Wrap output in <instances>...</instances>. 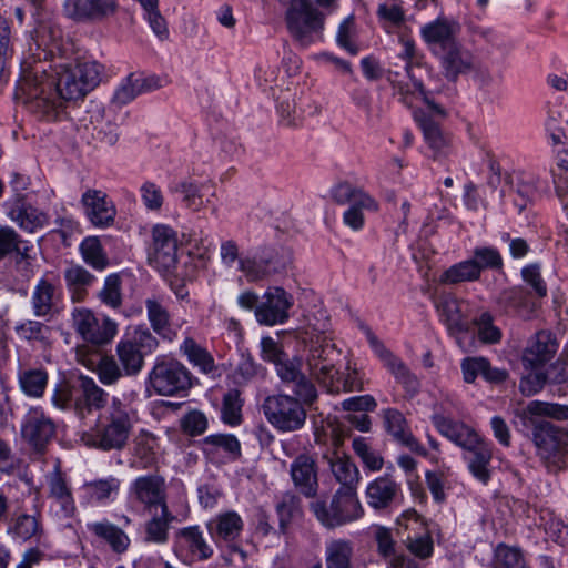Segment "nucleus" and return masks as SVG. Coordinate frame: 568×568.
Here are the masks:
<instances>
[{"label": "nucleus", "mask_w": 568, "mask_h": 568, "mask_svg": "<svg viewBox=\"0 0 568 568\" xmlns=\"http://www.w3.org/2000/svg\"><path fill=\"white\" fill-rule=\"evenodd\" d=\"M160 514H154L145 523V540L154 544H165L169 539L170 524L175 516L169 510V507L160 508Z\"/></svg>", "instance_id": "obj_45"}, {"label": "nucleus", "mask_w": 568, "mask_h": 568, "mask_svg": "<svg viewBox=\"0 0 568 568\" xmlns=\"http://www.w3.org/2000/svg\"><path fill=\"white\" fill-rule=\"evenodd\" d=\"M302 362L300 358L290 359L287 356L275 365L276 374L280 379L293 387L294 394L306 405L313 404L317 398V390L301 371Z\"/></svg>", "instance_id": "obj_13"}, {"label": "nucleus", "mask_w": 568, "mask_h": 568, "mask_svg": "<svg viewBox=\"0 0 568 568\" xmlns=\"http://www.w3.org/2000/svg\"><path fill=\"white\" fill-rule=\"evenodd\" d=\"M479 271L471 258L462 261L447 268L439 278L442 284L455 285L463 282H473L479 280Z\"/></svg>", "instance_id": "obj_51"}, {"label": "nucleus", "mask_w": 568, "mask_h": 568, "mask_svg": "<svg viewBox=\"0 0 568 568\" xmlns=\"http://www.w3.org/2000/svg\"><path fill=\"white\" fill-rule=\"evenodd\" d=\"M203 184L194 180L184 179L170 186L172 194L179 195L182 204L192 212H199L205 206L202 189Z\"/></svg>", "instance_id": "obj_41"}, {"label": "nucleus", "mask_w": 568, "mask_h": 568, "mask_svg": "<svg viewBox=\"0 0 568 568\" xmlns=\"http://www.w3.org/2000/svg\"><path fill=\"white\" fill-rule=\"evenodd\" d=\"M135 422V410L120 398L113 397L100 415L95 429L87 435V443L103 452L122 450L129 442Z\"/></svg>", "instance_id": "obj_2"}, {"label": "nucleus", "mask_w": 568, "mask_h": 568, "mask_svg": "<svg viewBox=\"0 0 568 568\" xmlns=\"http://www.w3.org/2000/svg\"><path fill=\"white\" fill-rule=\"evenodd\" d=\"M98 300L111 310L122 306V277L120 274L113 273L105 277L102 288L98 292Z\"/></svg>", "instance_id": "obj_53"}, {"label": "nucleus", "mask_w": 568, "mask_h": 568, "mask_svg": "<svg viewBox=\"0 0 568 568\" xmlns=\"http://www.w3.org/2000/svg\"><path fill=\"white\" fill-rule=\"evenodd\" d=\"M146 387L160 396H174L191 387V374L180 362L159 357L149 373Z\"/></svg>", "instance_id": "obj_7"}, {"label": "nucleus", "mask_w": 568, "mask_h": 568, "mask_svg": "<svg viewBox=\"0 0 568 568\" xmlns=\"http://www.w3.org/2000/svg\"><path fill=\"white\" fill-rule=\"evenodd\" d=\"M433 422L437 430L443 436H445L450 442L455 443L457 446L462 447L466 452L474 448L477 444L484 440L469 426L465 425L464 423L453 420L444 415L434 416Z\"/></svg>", "instance_id": "obj_24"}, {"label": "nucleus", "mask_w": 568, "mask_h": 568, "mask_svg": "<svg viewBox=\"0 0 568 568\" xmlns=\"http://www.w3.org/2000/svg\"><path fill=\"white\" fill-rule=\"evenodd\" d=\"M206 528L216 544L223 542L237 550V541L244 530V521L235 510H226L215 515L207 521Z\"/></svg>", "instance_id": "obj_14"}, {"label": "nucleus", "mask_w": 568, "mask_h": 568, "mask_svg": "<svg viewBox=\"0 0 568 568\" xmlns=\"http://www.w3.org/2000/svg\"><path fill=\"white\" fill-rule=\"evenodd\" d=\"M382 417L386 432L394 440L420 456L427 455L425 447L412 434L409 424L402 412L396 408H386L382 410Z\"/></svg>", "instance_id": "obj_17"}, {"label": "nucleus", "mask_w": 568, "mask_h": 568, "mask_svg": "<svg viewBox=\"0 0 568 568\" xmlns=\"http://www.w3.org/2000/svg\"><path fill=\"white\" fill-rule=\"evenodd\" d=\"M83 489L91 501L105 503L111 499L112 495H116L120 489V480L115 477H108L87 481Z\"/></svg>", "instance_id": "obj_52"}, {"label": "nucleus", "mask_w": 568, "mask_h": 568, "mask_svg": "<svg viewBox=\"0 0 568 568\" xmlns=\"http://www.w3.org/2000/svg\"><path fill=\"white\" fill-rule=\"evenodd\" d=\"M22 392L30 397H41L48 383V374L42 368H30L19 374Z\"/></svg>", "instance_id": "obj_55"}, {"label": "nucleus", "mask_w": 568, "mask_h": 568, "mask_svg": "<svg viewBox=\"0 0 568 568\" xmlns=\"http://www.w3.org/2000/svg\"><path fill=\"white\" fill-rule=\"evenodd\" d=\"M129 498L150 511L168 507L164 477L158 474L139 476L129 487Z\"/></svg>", "instance_id": "obj_11"}, {"label": "nucleus", "mask_w": 568, "mask_h": 568, "mask_svg": "<svg viewBox=\"0 0 568 568\" xmlns=\"http://www.w3.org/2000/svg\"><path fill=\"white\" fill-rule=\"evenodd\" d=\"M557 351V344L551 334L545 331L536 333L529 341L523 354L526 368H538L549 362Z\"/></svg>", "instance_id": "obj_27"}, {"label": "nucleus", "mask_w": 568, "mask_h": 568, "mask_svg": "<svg viewBox=\"0 0 568 568\" xmlns=\"http://www.w3.org/2000/svg\"><path fill=\"white\" fill-rule=\"evenodd\" d=\"M118 0H65V14L81 22H100L114 17L119 11Z\"/></svg>", "instance_id": "obj_12"}, {"label": "nucleus", "mask_w": 568, "mask_h": 568, "mask_svg": "<svg viewBox=\"0 0 568 568\" xmlns=\"http://www.w3.org/2000/svg\"><path fill=\"white\" fill-rule=\"evenodd\" d=\"M295 487L305 496L314 497L318 489L315 460L308 455L297 456L291 465Z\"/></svg>", "instance_id": "obj_28"}, {"label": "nucleus", "mask_w": 568, "mask_h": 568, "mask_svg": "<svg viewBox=\"0 0 568 568\" xmlns=\"http://www.w3.org/2000/svg\"><path fill=\"white\" fill-rule=\"evenodd\" d=\"M153 245L149 253V262L159 272L169 273L178 264V233L170 226L158 224L152 231Z\"/></svg>", "instance_id": "obj_9"}, {"label": "nucleus", "mask_w": 568, "mask_h": 568, "mask_svg": "<svg viewBox=\"0 0 568 568\" xmlns=\"http://www.w3.org/2000/svg\"><path fill=\"white\" fill-rule=\"evenodd\" d=\"M399 485L388 476H381L368 484L366 498L371 507L375 509L388 508L399 493Z\"/></svg>", "instance_id": "obj_33"}, {"label": "nucleus", "mask_w": 568, "mask_h": 568, "mask_svg": "<svg viewBox=\"0 0 568 568\" xmlns=\"http://www.w3.org/2000/svg\"><path fill=\"white\" fill-rule=\"evenodd\" d=\"M364 334L374 354L383 363L384 367L394 376L395 381L403 386L406 393L415 395L418 393L420 382L408 366L373 333L369 327H363Z\"/></svg>", "instance_id": "obj_8"}, {"label": "nucleus", "mask_w": 568, "mask_h": 568, "mask_svg": "<svg viewBox=\"0 0 568 568\" xmlns=\"http://www.w3.org/2000/svg\"><path fill=\"white\" fill-rule=\"evenodd\" d=\"M341 352L336 345L327 336L317 339L316 344L310 349L307 357V365H331L339 361Z\"/></svg>", "instance_id": "obj_54"}, {"label": "nucleus", "mask_w": 568, "mask_h": 568, "mask_svg": "<svg viewBox=\"0 0 568 568\" xmlns=\"http://www.w3.org/2000/svg\"><path fill=\"white\" fill-rule=\"evenodd\" d=\"M64 280L72 301L82 302L95 282V276L83 266L72 265L64 271Z\"/></svg>", "instance_id": "obj_40"}, {"label": "nucleus", "mask_w": 568, "mask_h": 568, "mask_svg": "<svg viewBox=\"0 0 568 568\" xmlns=\"http://www.w3.org/2000/svg\"><path fill=\"white\" fill-rule=\"evenodd\" d=\"M108 393L99 387L97 383L88 376L78 378V396L75 399V413L84 418L93 410H100L105 407Z\"/></svg>", "instance_id": "obj_22"}, {"label": "nucleus", "mask_w": 568, "mask_h": 568, "mask_svg": "<svg viewBox=\"0 0 568 568\" xmlns=\"http://www.w3.org/2000/svg\"><path fill=\"white\" fill-rule=\"evenodd\" d=\"M55 286L45 278H41L34 286L31 295V306L34 316H50L54 306Z\"/></svg>", "instance_id": "obj_44"}, {"label": "nucleus", "mask_w": 568, "mask_h": 568, "mask_svg": "<svg viewBox=\"0 0 568 568\" xmlns=\"http://www.w3.org/2000/svg\"><path fill=\"white\" fill-rule=\"evenodd\" d=\"M434 55L439 59L445 77L449 80H455L471 68L470 53L464 50L457 41Z\"/></svg>", "instance_id": "obj_30"}, {"label": "nucleus", "mask_w": 568, "mask_h": 568, "mask_svg": "<svg viewBox=\"0 0 568 568\" xmlns=\"http://www.w3.org/2000/svg\"><path fill=\"white\" fill-rule=\"evenodd\" d=\"M8 217L22 230L33 233L49 223V216L43 211L26 203L21 194L10 203Z\"/></svg>", "instance_id": "obj_25"}, {"label": "nucleus", "mask_w": 568, "mask_h": 568, "mask_svg": "<svg viewBox=\"0 0 568 568\" xmlns=\"http://www.w3.org/2000/svg\"><path fill=\"white\" fill-rule=\"evenodd\" d=\"M85 215L98 227H106L114 221L116 210L108 195L100 190H88L82 194Z\"/></svg>", "instance_id": "obj_20"}, {"label": "nucleus", "mask_w": 568, "mask_h": 568, "mask_svg": "<svg viewBox=\"0 0 568 568\" xmlns=\"http://www.w3.org/2000/svg\"><path fill=\"white\" fill-rule=\"evenodd\" d=\"M144 304L153 332L164 339L173 341L176 337V331L172 327L168 308L156 298H146Z\"/></svg>", "instance_id": "obj_36"}, {"label": "nucleus", "mask_w": 568, "mask_h": 568, "mask_svg": "<svg viewBox=\"0 0 568 568\" xmlns=\"http://www.w3.org/2000/svg\"><path fill=\"white\" fill-rule=\"evenodd\" d=\"M352 556L353 545L349 540H331L325 548V568H353Z\"/></svg>", "instance_id": "obj_48"}, {"label": "nucleus", "mask_w": 568, "mask_h": 568, "mask_svg": "<svg viewBox=\"0 0 568 568\" xmlns=\"http://www.w3.org/2000/svg\"><path fill=\"white\" fill-rule=\"evenodd\" d=\"M7 532L13 539L22 541H28L31 538L39 540L43 536V527L37 516L21 514L11 519Z\"/></svg>", "instance_id": "obj_42"}, {"label": "nucleus", "mask_w": 568, "mask_h": 568, "mask_svg": "<svg viewBox=\"0 0 568 568\" xmlns=\"http://www.w3.org/2000/svg\"><path fill=\"white\" fill-rule=\"evenodd\" d=\"M286 264L275 252L265 251L258 256L241 258L239 268L248 282H257L283 271Z\"/></svg>", "instance_id": "obj_18"}, {"label": "nucleus", "mask_w": 568, "mask_h": 568, "mask_svg": "<svg viewBox=\"0 0 568 568\" xmlns=\"http://www.w3.org/2000/svg\"><path fill=\"white\" fill-rule=\"evenodd\" d=\"M471 261L477 265L479 275L483 270H498L503 266V257L499 251L491 246L476 247Z\"/></svg>", "instance_id": "obj_62"}, {"label": "nucleus", "mask_w": 568, "mask_h": 568, "mask_svg": "<svg viewBox=\"0 0 568 568\" xmlns=\"http://www.w3.org/2000/svg\"><path fill=\"white\" fill-rule=\"evenodd\" d=\"M526 409L532 416H547L557 420L568 419V405L532 400Z\"/></svg>", "instance_id": "obj_63"}, {"label": "nucleus", "mask_w": 568, "mask_h": 568, "mask_svg": "<svg viewBox=\"0 0 568 568\" xmlns=\"http://www.w3.org/2000/svg\"><path fill=\"white\" fill-rule=\"evenodd\" d=\"M87 528L116 554L125 552L130 546V538L125 531L109 520L89 523Z\"/></svg>", "instance_id": "obj_34"}, {"label": "nucleus", "mask_w": 568, "mask_h": 568, "mask_svg": "<svg viewBox=\"0 0 568 568\" xmlns=\"http://www.w3.org/2000/svg\"><path fill=\"white\" fill-rule=\"evenodd\" d=\"M37 53L24 57L20 64L18 89L24 95L28 109L38 118L54 120L63 100H78L101 81L103 68L95 61L79 62L74 67L55 64V75H49L41 55L48 53L37 47Z\"/></svg>", "instance_id": "obj_1"}, {"label": "nucleus", "mask_w": 568, "mask_h": 568, "mask_svg": "<svg viewBox=\"0 0 568 568\" xmlns=\"http://www.w3.org/2000/svg\"><path fill=\"white\" fill-rule=\"evenodd\" d=\"M48 486L50 513L58 519L72 517L75 513L74 499L59 466L48 475Z\"/></svg>", "instance_id": "obj_15"}, {"label": "nucleus", "mask_w": 568, "mask_h": 568, "mask_svg": "<svg viewBox=\"0 0 568 568\" xmlns=\"http://www.w3.org/2000/svg\"><path fill=\"white\" fill-rule=\"evenodd\" d=\"M474 324L477 326L481 342L496 344L501 339V332L494 325V318L489 312H483L478 318L474 320Z\"/></svg>", "instance_id": "obj_64"}, {"label": "nucleus", "mask_w": 568, "mask_h": 568, "mask_svg": "<svg viewBox=\"0 0 568 568\" xmlns=\"http://www.w3.org/2000/svg\"><path fill=\"white\" fill-rule=\"evenodd\" d=\"M310 509L327 529H335L361 519L364 509L355 490L337 489L332 497L316 498Z\"/></svg>", "instance_id": "obj_3"}, {"label": "nucleus", "mask_w": 568, "mask_h": 568, "mask_svg": "<svg viewBox=\"0 0 568 568\" xmlns=\"http://www.w3.org/2000/svg\"><path fill=\"white\" fill-rule=\"evenodd\" d=\"M324 20V14L310 0L294 1L286 12L287 28L303 47L322 38Z\"/></svg>", "instance_id": "obj_6"}, {"label": "nucleus", "mask_w": 568, "mask_h": 568, "mask_svg": "<svg viewBox=\"0 0 568 568\" xmlns=\"http://www.w3.org/2000/svg\"><path fill=\"white\" fill-rule=\"evenodd\" d=\"M399 524L406 529H414V526L425 528V523L416 510H407L399 519ZM407 549L419 559H427L433 555L434 542L428 530L424 529L423 534L408 535L406 539Z\"/></svg>", "instance_id": "obj_23"}, {"label": "nucleus", "mask_w": 568, "mask_h": 568, "mask_svg": "<svg viewBox=\"0 0 568 568\" xmlns=\"http://www.w3.org/2000/svg\"><path fill=\"white\" fill-rule=\"evenodd\" d=\"M293 296L280 286H271L262 295L255 308V318L261 325L275 326L284 324L293 306Z\"/></svg>", "instance_id": "obj_10"}, {"label": "nucleus", "mask_w": 568, "mask_h": 568, "mask_svg": "<svg viewBox=\"0 0 568 568\" xmlns=\"http://www.w3.org/2000/svg\"><path fill=\"white\" fill-rule=\"evenodd\" d=\"M465 302L452 294H442L436 302V310L452 334L468 331V322L464 316Z\"/></svg>", "instance_id": "obj_29"}, {"label": "nucleus", "mask_w": 568, "mask_h": 568, "mask_svg": "<svg viewBox=\"0 0 568 568\" xmlns=\"http://www.w3.org/2000/svg\"><path fill=\"white\" fill-rule=\"evenodd\" d=\"M55 432L53 422L38 409L30 410L22 424V437L34 448L42 453Z\"/></svg>", "instance_id": "obj_16"}, {"label": "nucleus", "mask_w": 568, "mask_h": 568, "mask_svg": "<svg viewBox=\"0 0 568 568\" xmlns=\"http://www.w3.org/2000/svg\"><path fill=\"white\" fill-rule=\"evenodd\" d=\"M419 126L423 131L424 140L432 150V158L435 161H442L450 153V138L446 134L438 123L428 116H422Z\"/></svg>", "instance_id": "obj_32"}, {"label": "nucleus", "mask_w": 568, "mask_h": 568, "mask_svg": "<svg viewBox=\"0 0 568 568\" xmlns=\"http://www.w3.org/2000/svg\"><path fill=\"white\" fill-rule=\"evenodd\" d=\"M175 544L181 551L200 561L210 559L214 552L197 525L179 529L175 534Z\"/></svg>", "instance_id": "obj_26"}, {"label": "nucleus", "mask_w": 568, "mask_h": 568, "mask_svg": "<svg viewBox=\"0 0 568 568\" xmlns=\"http://www.w3.org/2000/svg\"><path fill=\"white\" fill-rule=\"evenodd\" d=\"M116 355L124 375H138L144 365V355L125 337L116 344Z\"/></svg>", "instance_id": "obj_47"}, {"label": "nucleus", "mask_w": 568, "mask_h": 568, "mask_svg": "<svg viewBox=\"0 0 568 568\" xmlns=\"http://www.w3.org/2000/svg\"><path fill=\"white\" fill-rule=\"evenodd\" d=\"M200 445L206 455H215L221 450L234 457L241 455L240 442L231 434L209 435L200 442Z\"/></svg>", "instance_id": "obj_49"}, {"label": "nucleus", "mask_w": 568, "mask_h": 568, "mask_svg": "<svg viewBox=\"0 0 568 568\" xmlns=\"http://www.w3.org/2000/svg\"><path fill=\"white\" fill-rule=\"evenodd\" d=\"M334 202L344 205L349 203L363 206L368 211H377L378 203L363 189L355 187L348 182L336 184L331 191Z\"/></svg>", "instance_id": "obj_38"}, {"label": "nucleus", "mask_w": 568, "mask_h": 568, "mask_svg": "<svg viewBox=\"0 0 568 568\" xmlns=\"http://www.w3.org/2000/svg\"><path fill=\"white\" fill-rule=\"evenodd\" d=\"M568 434L549 422H538L534 425L532 440L538 456L548 462L556 456L566 443Z\"/></svg>", "instance_id": "obj_19"}, {"label": "nucleus", "mask_w": 568, "mask_h": 568, "mask_svg": "<svg viewBox=\"0 0 568 568\" xmlns=\"http://www.w3.org/2000/svg\"><path fill=\"white\" fill-rule=\"evenodd\" d=\"M324 458L327 460L332 475L336 481L341 484L339 489L356 491V486L359 481V471L352 459L338 450L325 455Z\"/></svg>", "instance_id": "obj_31"}, {"label": "nucleus", "mask_w": 568, "mask_h": 568, "mask_svg": "<svg viewBox=\"0 0 568 568\" xmlns=\"http://www.w3.org/2000/svg\"><path fill=\"white\" fill-rule=\"evenodd\" d=\"M14 332L20 339L38 342L47 345L50 341L51 328L39 321L26 320L16 325Z\"/></svg>", "instance_id": "obj_56"}, {"label": "nucleus", "mask_w": 568, "mask_h": 568, "mask_svg": "<svg viewBox=\"0 0 568 568\" xmlns=\"http://www.w3.org/2000/svg\"><path fill=\"white\" fill-rule=\"evenodd\" d=\"M156 88V81L152 78H144L139 74H129L115 90L112 102L118 105H125L139 94Z\"/></svg>", "instance_id": "obj_37"}, {"label": "nucleus", "mask_w": 568, "mask_h": 568, "mask_svg": "<svg viewBox=\"0 0 568 568\" xmlns=\"http://www.w3.org/2000/svg\"><path fill=\"white\" fill-rule=\"evenodd\" d=\"M464 458L471 475L483 484H487L490 479L491 444L481 440L474 448L469 449Z\"/></svg>", "instance_id": "obj_35"}, {"label": "nucleus", "mask_w": 568, "mask_h": 568, "mask_svg": "<svg viewBox=\"0 0 568 568\" xmlns=\"http://www.w3.org/2000/svg\"><path fill=\"white\" fill-rule=\"evenodd\" d=\"M29 247L27 242L10 226H0V260L16 252L27 256Z\"/></svg>", "instance_id": "obj_61"}, {"label": "nucleus", "mask_w": 568, "mask_h": 568, "mask_svg": "<svg viewBox=\"0 0 568 568\" xmlns=\"http://www.w3.org/2000/svg\"><path fill=\"white\" fill-rule=\"evenodd\" d=\"M497 568H529L520 548L498 544L494 551Z\"/></svg>", "instance_id": "obj_58"}, {"label": "nucleus", "mask_w": 568, "mask_h": 568, "mask_svg": "<svg viewBox=\"0 0 568 568\" xmlns=\"http://www.w3.org/2000/svg\"><path fill=\"white\" fill-rule=\"evenodd\" d=\"M156 437L148 432H140L134 439L133 456L138 468L146 469L151 467L156 459Z\"/></svg>", "instance_id": "obj_46"}, {"label": "nucleus", "mask_w": 568, "mask_h": 568, "mask_svg": "<svg viewBox=\"0 0 568 568\" xmlns=\"http://www.w3.org/2000/svg\"><path fill=\"white\" fill-rule=\"evenodd\" d=\"M71 327L85 344L94 349L109 345L119 331V324L114 320L97 314L84 306L72 310Z\"/></svg>", "instance_id": "obj_4"}, {"label": "nucleus", "mask_w": 568, "mask_h": 568, "mask_svg": "<svg viewBox=\"0 0 568 568\" xmlns=\"http://www.w3.org/2000/svg\"><path fill=\"white\" fill-rule=\"evenodd\" d=\"M546 190V183L539 176L528 175L523 179L517 186V199L515 204L519 211H523L529 202L535 201L542 191Z\"/></svg>", "instance_id": "obj_57"}, {"label": "nucleus", "mask_w": 568, "mask_h": 568, "mask_svg": "<svg viewBox=\"0 0 568 568\" xmlns=\"http://www.w3.org/2000/svg\"><path fill=\"white\" fill-rule=\"evenodd\" d=\"M305 404L297 396L277 394L267 396L263 403V412L267 422L282 433L300 430L306 423Z\"/></svg>", "instance_id": "obj_5"}, {"label": "nucleus", "mask_w": 568, "mask_h": 568, "mask_svg": "<svg viewBox=\"0 0 568 568\" xmlns=\"http://www.w3.org/2000/svg\"><path fill=\"white\" fill-rule=\"evenodd\" d=\"M182 353L189 362L199 367L200 372L214 376L217 367L211 353L199 345L193 338L186 337L181 345Z\"/></svg>", "instance_id": "obj_43"}, {"label": "nucleus", "mask_w": 568, "mask_h": 568, "mask_svg": "<svg viewBox=\"0 0 568 568\" xmlns=\"http://www.w3.org/2000/svg\"><path fill=\"white\" fill-rule=\"evenodd\" d=\"M336 42L352 55H356L359 52L357 28L353 16L345 18L338 26Z\"/></svg>", "instance_id": "obj_59"}, {"label": "nucleus", "mask_w": 568, "mask_h": 568, "mask_svg": "<svg viewBox=\"0 0 568 568\" xmlns=\"http://www.w3.org/2000/svg\"><path fill=\"white\" fill-rule=\"evenodd\" d=\"M377 550L384 558H389L387 568H419L410 558L395 555V540L392 531L385 527H377L375 530Z\"/></svg>", "instance_id": "obj_39"}, {"label": "nucleus", "mask_w": 568, "mask_h": 568, "mask_svg": "<svg viewBox=\"0 0 568 568\" xmlns=\"http://www.w3.org/2000/svg\"><path fill=\"white\" fill-rule=\"evenodd\" d=\"M80 250L84 262L93 268L102 271L108 266V258L98 237L84 239Z\"/></svg>", "instance_id": "obj_60"}, {"label": "nucleus", "mask_w": 568, "mask_h": 568, "mask_svg": "<svg viewBox=\"0 0 568 568\" xmlns=\"http://www.w3.org/2000/svg\"><path fill=\"white\" fill-rule=\"evenodd\" d=\"M275 508L280 531L286 534L292 521L302 515L301 499L292 493H286L282 495Z\"/></svg>", "instance_id": "obj_50"}, {"label": "nucleus", "mask_w": 568, "mask_h": 568, "mask_svg": "<svg viewBox=\"0 0 568 568\" xmlns=\"http://www.w3.org/2000/svg\"><path fill=\"white\" fill-rule=\"evenodd\" d=\"M459 26L457 22L438 18L426 23L420 29V34L430 52L434 54L457 41Z\"/></svg>", "instance_id": "obj_21"}]
</instances>
